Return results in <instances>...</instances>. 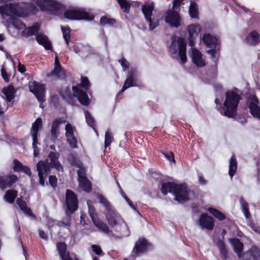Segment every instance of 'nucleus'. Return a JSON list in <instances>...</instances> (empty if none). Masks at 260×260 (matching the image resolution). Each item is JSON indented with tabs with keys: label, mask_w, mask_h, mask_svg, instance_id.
Instances as JSON below:
<instances>
[{
	"label": "nucleus",
	"mask_w": 260,
	"mask_h": 260,
	"mask_svg": "<svg viewBox=\"0 0 260 260\" xmlns=\"http://www.w3.org/2000/svg\"><path fill=\"white\" fill-rule=\"evenodd\" d=\"M85 114V117L86 119V121L87 123V124L92 127L93 129H95V122L94 119L92 117V116L91 115L89 112L87 110H85L84 111Z\"/></svg>",
	"instance_id": "8fccbe9b"
},
{
	"label": "nucleus",
	"mask_w": 260,
	"mask_h": 260,
	"mask_svg": "<svg viewBox=\"0 0 260 260\" xmlns=\"http://www.w3.org/2000/svg\"><path fill=\"white\" fill-rule=\"evenodd\" d=\"M160 152L170 161L175 162L174 153L171 152H165L164 151H160Z\"/></svg>",
	"instance_id": "e2e57ef3"
},
{
	"label": "nucleus",
	"mask_w": 260,
	"mask_h": 260,
	"mask_svg": "<svg viewBox=\"0 0 260 260\" xmlns=\"http://www.w3.org/2000/svg\"><path fill=\"white\" fill-rule=\"evenodd\" d=\"M66 204L67 210L66 212L69 214H73L78 210L79 202L77 196L72 190L68 189L66 192Z\"/></svg>",
	"instance_id": "6e6552de"
},
{
	"label": "nucleus",
	"mask_w": 260,
	"mask_h": 260,
	"mask_svg": "<svg viewBox=\"0 0 260 260\" xmlns=\"http://www.w3.org/2000/svg\"><path fill=\"white\" fill-rule=\"evenodd\" d=\"M116 22L115 19L110 18L107 15L102 16L100 20V25L102 26H104L106 25L109 26L114 25Z\"/></svg>",
	"instance_id": "c03bdc74"
},
{
	"label": "nucleus",
	"mask_w": 260,
	"mask_h": 260,
	"mask_svg": "<svg viewBox=\"0 0 260 260\" xmlns=\"http://www.w3.org/2000/svg\"><path fill=\"white\" fill-rule=\"evenodd\" d=\"M18 194V191L15 189H9L6 191L4 195V199L10 204L14 203Z\"/></svg>",
	"instance_id": "c9c22d12"
},
{
	"label": "nucleus",
	"mask_w": 260,
	"mask_h": 260,
	"mask_svg": "<svg viewBox=\"0 0 260 260\" xmlns=\"http://www.w3.org/2000/svg\"><path fill=\"white\" fill-rule=\"evenodd\" d=\"M16 204L18 205L21 210H22L27 206L26 202L22 198H19L17 199Z\"/></svg>",
	"instance_id": "774afa93"
},
{
	"label": "nucleus",
	"mask_w": 260,
	"mask_h": 260,
	"mask_svg": "<svg viewBox=\"0 0 260 260\" xmlns=\"http://www.w3.org/2000/svg\"><path fill=\"white\" fill-rule=\"evenodd\" d=\"M78 86L83 88L86 91L88 90L90 87V83L88 78L86 76H82L81 83L78 84Z\"/></svg>",
	"instance_id": "3c124183"
},
{
	"label": "nucleus",
	"mask_w": 260,
	"mask_h": 260,
	"mask_svg": "<svg viewBox=\"0 0 260 260\" xmlns=\"http://www.w3.org/2000/svg\"><path fill=\"white\" fill-rule=\"evenodd\" d=\"M17 180L18 178L15 175H0V188L5 190L7 188H11Z\"/></svg>",
	"instance_id": "f3484780"
},
{
	"label": "nucleus",
	"mask_w": 260,
	"mask_h": 260,
	"mask_svg": "<svg viewBox=\"0 0 260 260\" xmlns=\"http://www.w3.org/2000/svg\"><path fill=\"white\" fill-rule=\"evenodd\" d=\"M173 194L175 197L174 199L178 203H184L189 200L187 187L183 184H177Z\"/></svg>",
	"instance_id": "9d476101"
},
{
	"label": "nucleus",
	"mask_w": 260,
	"mask_h": 260,
	"mask_svg": "<svg viewBox=\"0 0 260 260\" xmlns=\"http://www.w3.org/2000/svg\"><path fill=\"white\" fill-rule=\"evenodd\" d=\"M24 5L26 8V11L27 13V16L28 17L30 15H34L38 13L39 10L37 6L33 3H24Z\"/></svg>",
	"instance_id": "79ce46f5"
},
{
	"label": "nucleus",
	"mask_w": 260,
	"mask_h": 260,
	"mask_svg": "<svg viewBox=\"0 0 260 260\" xmlns=\"http://www.w3.org/2000/svg\"><path fill=\"white\" fill-rule=\"evenodd\" d=\"M176 37H172V42L169 47V51L173 54H175L178 51V54L181 64H184L187 61L186 42L182 37H177V44L175 40Z\"/></svg>",
	"instance_id": "20e7f679"
},
{
	"label": "nucleus",
	"mask_w": 260,
	"mask_h": 260,
	"mask_svg": "<svg viewBox=\"0 0 260 260\" xmlns=\"http://www.w3.org/2000/svg\"><path fill=\"white\" fill-rule=\"evenodd\" d=\"M10 4L9 5H2L0 6V14L7 16H10L11 14L10 12Z\"/></svg>",
	"instance_id": "4d7b16f0"
},
{
	"label": "nucleus",
	"mask_w": 260,
	"mask_h": 260,
	"mask_svg": "<svg viewBox=\"0 0 260 260\" xmlns=\"http://www.w3.org/2000/svg\"><path fill=\"white\" fill-rule=\"evenodd\" d=\"M69 162L73 167L77 168H82V163L74 155H71V157L69 159Z\"/></svg>",
	"instance_id": "864d4df0"
},
{
	"label": "nucleus",
	"mask_w": 260,
	"mask_h": 260,
	"mask_svg": "<svg viewBox=\"0 0 260 260\" xmlns=\"http://www.w3.org/2000/svg\"><path fill=\"white\" fill-rule=\"evenodd\" d=\"M248 108L250 114L260 120L259 101L255 94H250L248 98Z\"/></svg>",
	"instance_id": "9b49d317"
},
{
	"label": "nucleus",
	"mask_w": 260,
	"mask_h": 260,
	"mask_svg": "<svg viewBox=\"0 0 260 260\" xmlns=\"http://www.w3.org/2000/svg\"><path fill=\"white\" fill-rule=\"evenodd\" d=\"M93 223L99 231H101L106 234H108L111 231L109 229L108 225L103 220L98 218L92 221Z\"/></svg>",
	"instance_id": "473e14b6"
},
{
	"label": "nucleus",
	"mask_w": 260,
	"mask_h": 260,
	"mask_svg": "<svg viewBox=\"0 0 260 260\" xmlns=\"http://www.w3.org/2000/svg\"><path fill=\"white\" fill-rule=\"evenodd\" d=\"M42 127V119L41 118H38L32 124L30 131L31 135H38L39 131Z\"/></svg>",
	"instance_id": "a19ab883"
},
{
	"label": "nucleus",
	"mask_w": 260,
	"mask_h": 260,
	"mask_svg": "<svg viewBox=\"0 0 260 260\" xmlns=\"http://www.w3.org/2000/svg\"><path fill=\"white\" fill-rule=\"evenodd\" d=\"M64 17L69 20L91 21L94 16L84 10H77L74 9L68 10L63 13Z\"/></svg>",
	"instance_id": "0eeeda50"
},
{
	"label": "nucleus",
	"mask_w": 260,
	"mask_h": 260,
	"mask_svg": "<svg viewBox=\"0 0 260 260\" xmlns=\"http://www.w3.org/2000/svg\"><path fill=\"white\" fill-rule=\"evenodd\" d=\"M137 86L136 71L135 70L132 69L127 73L126 79L124 83L120 92H123L129 87Z\"/></svg>",
	"instance_id": "412c9836"
},
{
	"label": "nucleus",
	"mask_w": 260,
	"mask_h": 260,
	"mask_svg": "<svg viewBox=\"0 0 260 260\" xmlns=\"http://www.w3.org/2000/svg\"><path fill=\"white\" fill-rule=\"evenodd\" d=\"M80 169L77 170V174L78 176V181L84 180L87 179L86 177L85 171L84 169L80 168Z\"/></svg>",
	"instance_id": "338daca9"
},
{
	"label": "nucleus",
	"mask_w": 260,
	"mask_h": 260,
	"mask_svg": "<svg viewBox=\"0 0 260 260\" xmlns=\"http://www.w3.org/2000/svg\"><path fill=\"white\" fill-rule=\"evenodd\" d=\"M66 137L67 141L72 148H76L77 146V139L74 134V128L70 123H68L65 126Z\"/></svg>",
	"instance_id": "aec40b11"
},
{
	"label": "nucleus",
	"mask_w": 260,
	"mask_h": 260,
	"mask_svg": "<svg viewBox=\"0 0 260 260\" xmlns=\"http://www.w3.org/2000/svg\"><path fill=\"white\" fill-rule=\"evenodd\" d=\"M244 260H260V249L256 246L251 247L246 252Z\"/></svg>",
	"instance_id": "bb28decb"
},
{
	"label": "nucleus",
	"mask_w": 260,
	"mask_h": 260,
	"mask_svg": "<svg viewBox=\"0 0 260 260\" xmlns=\"http://www.w3.org/2000/svg\"><path fill=\"white\" fill-rule=\"evenodd\" d=\"M113 140V137L110 132L107 131L105 136V147L109 146Z\"/></svg>",
	"instance_id": "6e6d98bb"
},
{
	"label": "nucleus",
	"mask_w": 260,
	"mask_h": 260,
	"mask_svg": "<svg viewBox=\"0 0 260 260\" xmlns=\"http://www.w3.org/2000/svg\"><path fill=\"white\" fill-rule=\"evenodd\" d=\"M241 99L240 95L233 90L225 92L223 107H219L220 113L228 118H235L237 116V108Z\"/></svg>",
	"instance_id": "f03ea898"
},
{
	"label": "nucleus",
	"mask_w": 260,
	"mask_h": 260,
	"mask_svg": "<svg viewBox=\"0 0 260 260\" xmlns=\"http://www.w3.org/2000/svg\"><path fill=\"white\" fill-rule=\"evenodd\" d=\"M192 60L193 63L198 67H203L205 66V63L202 59L201 52L197 49H192Z\"/></svg>",
	"instance_id": "cd10ccee"
},
{
	"label": "nucleus",
	"mask_w": 260,
	"mask_h": 260,
	"mask_svg": "<svg viewBox=\"0 0 260 260\" xmlns=\"http://www.w3.org/2000/svg\"><path fill=\"white\" fill-rule=\"evenodd\" d=\"M61 96L62 99L66 101L68 104L71 105H74L76 103L75 95L74 93H72L70 87H67L61 93Z\"/></svg>",
	"instance_id": "c85d7f7f"
},
{
	"label": "nucleus",
	"mask_w": 260,
	"mask_h": 260,
	"mask_svg": "<svg viewBox=\"0 0 260 260\" xmlns=\"http://www.w3.org/2000/svg\"><path fill=\"white\" fill-rule=\"evenodd\" d=\"M59 153L57 152L51 151L48 155L50 160L46 159L44 160H40L37 164V170L38 172L39 178V183L42 186L45 185V179L47 175L50 173V169H55L58 172H63V168L62 165L58 160Z\"/></svg>",
	"instance_id": "f257e3e1"
},
{
	"label": "nucleus",
	"mask_w": 260,
	"mask_h": 260,
	"mask_svg": "<svg viewBox=\"0 0 260 260\" xmlns=\"http://www.w3.org/2000/svg\"><path fill=\"white\" fill-rule=\"evenodd\" d=\"M29 88L30 91L34 94L39 102H43L45 101V89L43 84L34 81L29 85Z\"/></svg>",
	"instance_id": "ddd939ff"
},
{
	"label": "nucleus",
	"mask_w": 260,
	"mask_h": 260,
	"mask_svg": "<svg viewBox=\"0 0 260 260\" xmlns=\"http://www.w3.org/2000/svg\"><path fill=\"white\" fill-rule=\"evenodd\" d=\"M95 196L99 200V203L105 207V211L112 207L110 202L103 194L97 192L95 193Z\"/></svg>",
	"instance_id": "58836bf2"
},
{
	"label": "nucleus",
	"mask_w": 260,
	"mask_h": 260,
	"mask_svg": "<svg viewBox=\"0 0 260 260\" xmlns=\"http://www.w3.org/2000/svg\"><path fill=\"white\" fill-rule=\"evenodd\" d=\"M56 248L62 260H73L70 256L69 252H67V245L65 242H57Z\"/></svg>",
	"instance_id": "5701e85b"
},
{
	"label": "nucleus",
	"mask_w": 260,
	"mask_h": 260,
	"mask_svg": "<svg viewBox=\"0 0 260 260\" xmlns=\"http://www.w3.org/2000/svg\"><path fill=\"white\" fill-rule=\"evenodd\" d=\"M226 234V231L225 229H222L221 231L222 239L218 238L215 242L216 244L219 249L220 253L224 259H226L228 256V250L226 248L225 243L223 241L224 237Z\"/></svg>",
	"instance_id": "4be33fe9"
},
{
	"label": "nucleus",
	"mask_w": 260,
	"mask_h": 260,
	"mask_svg": "<svg viewBox=\"0 0 260 260\" xmlns=\"http://www.w3.org/2000/svg\"><path fill=\"white\" fill-rule=\"evenodd\" d=\"M10 12L19 17H27V13L24 3L21 4H10Z\"/></svg>",
	"instance_id": "6ab92c4d"
},
{
	"label": "nucleus",
	"mask_w": 260,
	"mask_h": 260,
	"mask_svg": "<svg viewBox=\"0 0 260 260\" xmlns=\"http://www.w3.org/2000/svg\"><path fill=\"white\" fill-rule=\"evenodd\" d=\"M240 203L244 216L246 218H249L251 217V214L249 210L248 204L242 197L240 199Z\"/></svg>",
	"instance_id": "49530a36"
},
{
	"label": "nucleus",
	"mask_w": 260,
	"mask_h": 260,
	"mask_svg": "<svg viewBox=\"0 0 260 260\" xmlns=\"http://www.w3.org/2000/svg\"><path fill=\"white\" fill-rule=\"evenodd\" d=\"M237 169V161L235 155L231 156L230 160L229 174L232 179Z\"/></svg>",
	"instance_id": "f704fd0d"
},
{
	"label": "nucleus",
	"mask_w": 260,
	"mask_h": 260,
	"mask_svg": "<svg viewBox=\"0 0 260 260\" xmlns=\"http://www.w3.org/2000/svg\"><path fill=\"white\" fill-rule=\"evenodd\" d=\"M176 187L177 184L175 182H163L161 183L160 191L164 196H166L169 192L173 193Z\"/></svg>",
	"instance_id": "c756f323"
},
{
	"label": "nucleus",
	"mask_w": 260,
	"mask_h": 260,
	"mask_svg": "<svg viewBox=\"0 0 260 260\" xmlns=\"http://www.w3.org/2000/svg\"><path fill=\"white\" fill-rule=\"evenodd\" d=\"M118 62L120 63L124 71H125L129 68V63L124 57L118 60Z\"/></svg>",
	"instance_id": "69168bd1"
},
{
	"label": "nucleus",
	"mask_w": 260,
	"mask_h": 260,
	"mask_svg": "<svg viewBox=\"0 0 260 260\" xmlns=\"http://www.w3.org/2000/svg\"><path fill=\"white\" fill-rule=\"evenodd\" d=\"M152 244L145 238H140L135 242L134 247L132 251L133 256H138L141 254L147 252Z\"/></svg>",
	"instance_id": "1a4fd4ad"
},
{
	"label": "nucleus",
	"mask_w": 260,
	"mask_h": 260,
	"mask_svg": "<svg viewBox=\"0 0 260 260\" xmlns=\"http://www.w3.org/2000/svg\"><path fill=\"white\" fill-rule=\"evenodd\" d=\"M198 222L199 225L202 229H207L209 231L213 230L215 225L213 218L205 213L201 214Z\"/></svg>",
	"instance_id": "2eb2a0df"
},
{
	"label": "nucleus",
	"mask_w": 260,
	"mask_h": 260,
	"mask_svg": "<svg viewBox=\"0 0 260 260\" xmlns=\"http://www.w3.org/2000/svg\"><path fill=\"white\" fill-rule=\"evenodd\" d=\"M181 18L178 12L176 11H168L165 16V21L172 27H178L180 26Z\"/></svg>",
	"instance_id": "a211bd4d"
},
{
	"label": "nucleus",
	"mask_w": 260,
	"mask_h": 260,
	"mask_svg": "<svg viewBox=\"0 0 260 260\" xmlns=\"http://www.w3.org/2000/svg\"><path fill=\"white\" fill-rule=\"evenodd\" d=\"M121 9H124L126 13H129L130 11L131 5L126 0H117Z\"/></svg>",
	"instance_id": "5fc2aeb1"
},
{
	"label": "nucleus",
	"mask_w": 260,
	"mask_h": 260,
	"mask_svg": "<svg viewBox=\"0 0 260 260\" xmlns=\"http://www.w3.org/2000/svg\"><path fill=\"white\" fill-rule=\"evenodd\" d=\"M36 41L39 44L43 46L45 50H52V47L51 42L48 37L43 33H39L36 35Z\"/></svg>",
	"instance_id": "393cba45"
},
{
	"label": "nucleus",
	"mask_w": 260,
	"mask_h": 260,
	"mask_svg": "<svg viewBox=\"0 0 260 260\" xmlns=\"http://www.w3.org/2000/svg\"><path fill=\"white\" fill-rule=\"evenodd\" d=\"M39 30V27L37 26L33 25L31 26L28 27L27 28L23 30L22 35L24 37H28L29 36H31L34 35L38 34V31Z\"/></svg>",
	"instance_id": "a18cd8bd"
},
{
	"label": "nucleus",
	"mask_w": 260,
	"mask_h": 260,
	"mask_svg": "<svg viewBox=\"0 0 260 260\" xmlns=\"http://www.w3.org/2000/svg\"><path fill=\"white\" fill-rule=\"evenodd\" d=\"M32 138V146L34 149V155L35 156H37L39 153V149L37 147L39 143L38 136V135H31Z\"/></svg>",
	"instance_id": "603ef678"
},
{
	"label": "nucleus",
	"mask_w": 260,
	"mask_h": 260,
	"mask_svg": "<svg viewBox=\"0 0 260 260\" xmlns=\"http://www.w3.org/2000/svg\"><path fill=\"white\" fill-rule=\"evenodd\" d=\"M247 225L255 233L260 234V227L256 223L250 220L248 221Z\"/></svg>",
	"instance_id": "bf43d9fd"
},
{
	"label": "nucleus",
	"mask_w": 260,
	"mask_h": 260,
	"mask_svg": "<svg viewBox=\"0 0 260 260\" xmlns=\"http://www.w3.org/2000/svg\"><path fill=\"white\" fill-rule=\"evenodd\" d=\"M50 102L55 108L58 107L59 105V98L58 96L56 94L52 95L51 96Z\"/></svg>",
	"instance_id": "052dcab7"
},
{
	"label": "nucleus",
	"mask_w": 260,
	"mask_h": 260,
	"mask_svg": "<svg viewBox=\"0 0 260 260\" xmlns=\"http://www.w3.org/2000/svg\"><path fill=\"white\" fill-rule=\"evenodd\" d=\"M1 74L3 79L6 83L9 82L10 75H9L6 71L5 68L3 67L1 69Z\"/></svg>",
	"instance_id": "0e129e2a"
},
{
	"label": "nucleus",
	"mask_w": 260,
	"mask_h": 260,
	"mask_svg": "<svg viewBox=\"0 0 260 260\" xmlns=\"http://www.w3.org/2000/svg\"><path fill=\"white\" fill-rule=\"evenodd\" d=\"M202 40L207 48H211L207 51V53L211 55L213 61L216 63L218 57L216 56V54L219 52L220 41L216 37L209 33H205L203 35Z\"/></svg>",
	"instance_id": "7ed1b4c3"
},
{
	"label": "nucleus",
	"mask_w": 260,
	"mask_h": 260,
	"mask_svg": "<svg viewBox=\"0 0 260 260\" xmlns=\"http://www.w3.org/2000/svg\"><path fill=\"white\" fill-rule=\"evenodd\" d=\"M201 30V27L199 24H191L187 27V31L188 33V45L191 47L194 46L195 41Z\"/></svg>",
	"instance_id": "4468645a"
},
{
	"label": "nucleus",
	"mask_w": 260,
	"mask_h": 260,
	"mask_svg": "<svg viewBox=\"0 0 260 260\" xmlns=\"http://www.w3.org/2000/svg\"><path fill=\"white\" fill-rule=\"evenodd\" d=\"M229 241L233 247L235 252L239 256L243 251V243L237 238H230Z\"/></svg>",
	"instance_id": "7c9ffc66"
},
{
	"label": "nucleus",
	"mask_w": 260,
	"mask_h": 260,
	"mask_svg": "<svg viewBox=\"0 0 260 260\" xmlns=\"http://www.w3.org/2000/svg\"><path fill=\"white\" fill-rule=\"evenodd\" d=\"M72 90L74 95L82 105L87 106L90 104V100L86 91L82 90L77 86H73Z\"/></svg>",
	"instance_id": "dca6fc26"
},
{
	"label": "nucleus",
	"mask_w": 260,
	"mask_h": 260,
	"mask_svg": "<svg viewBox=\"0 0 260 260\" xmlns=\"http://www.w3.org/2000/svg\"><path fill=\"white\" fill-rule=\"evenodd\" d=\"M88 213L92 220V221L99 218L98 214L96 212V210L93 206H88Z\"/></svg>",
	"instance_id": "13d9d810"
},
{
	"label": "nucleus",
	"mask_w": 260,
	"mask_h": 260,
	"mask_svg": "<svg viewBox=\"0 0 260 260\" xmlns=\"http://www.w3.org/2000/svg\"><path fill=\"white\" fill-rule=\"evenodd\" d=\"M2 92L6 95L7 102H11L14 99L16 90L12 84L9 85L7 87L3 88Z\"/></svg>",
	"instance_id": "2f4dec72"
},
{
	"label": "nucleus",
	"mask_w": 260,
	"mask_h": 260,
	"mask_svg": "<svg viewBox=\"0 0 260 260\" xmlns=\"http://www.w3.org/2000/svg\"><path fill=\"white\" fill-rule=\"evenodd\" d=\"M36 4L42 11H49L52 14H57L66 8L63 4L55 0H37Z\"/></svg>",
	"instance_id": "423d86ee"
},
{
	"label": "nucleus",
	"mask_w": 260,
	"mask_h": 260,
	"mask_svg": "<svg viewBox=\"0 0 260 260\" xmlns=\"http://www.w3.org/2000/svg\"><path fill=\"white\" fill-rule=\"evenodd\" d=\"M61 29L62 32L63 38L66 42L67 47L69 46V42L71 39V29L69 26H61Z\"/></svg>",
	"instance_id": "37998d69"
},
{
	"label": "nucleus",
	"mask_w": 260,
	"mask_h": 260,
	"mask_svg": "<svg viewBox=\"0 0 260 260\" xmlns=\"http://www.w3.org/2000/svg\"><path fill=\"white\" fill-rule=\"evenodd\" d=\"M49 184L53 188H55L57 185V178L55 175H50L49 177Z\"/></svg>",
	"instance_id": "680f3d73"
},
{
	"label": "nucleus",
	"mask_w": 260,
	"mask_h": 260,
	"mask_svg": "<svg viewBox=\"0 0 260 260\" xmlns=\"http://www.w3.org/2000/svg\"><path fill=\"white\" fill-rule=\"evenodd\" d=\"M13 170L16 172H23L27 174L29 177L32 176V173L30 168L26 166H23L22 164L17 159L13 160Z\"/></svg>",
	"instance_id": "a878e982"
},
{
	"label": "nucleus",
	"mask_w": 260,
	"mask_h": 260,
	"mask_svg": "<svg viewBox=\"0 0 260 260\" xmlns=\"http://www.w3.org/2000/svg\"><path fill=\"white\" fill-rule=\"evenodd\" d=\"M79 187L85 192L90 193L92 191V184L87 178L79 181Z\"/></svg>",
	"instance_id": "ea45409f"
},
{
	"label": "nucleus",
	"mask_w": 260,
	"mask_h": 260,
	"mask_svg": "<svg viewBox=\"0 0 260 260\" xmlns=\"http://www.w3.org/2000/svg\"><path fill=\"white\" fill-rule=\"evenodd\" d=\"M71 224V216L66 212V216L62 220L58 221L56 225L59 227H69Z\"/></svg>",
	"instance_id": "09e8293b"
},
{
	"label": "nucleus",
	"mask_w": 260,
	"mask_h": 260,
	"mask_svg": "<svg viewBox=\"0 0 260 260\" xmlns=\"http://www.w3.org/2000/svg\"><path fill=\"white\" fill-rule=\"evenodd\" d=\"M188 11L189 16L191 18H199L198 6L195 2H190Z\"/></svg>",
	"instance_id": "4c0bfd02"
},
{
	"label": "nucleus",
	"mask_w": 260,
	"mask_h": 260,
	"mask_svg": "<svg viewBox=\"0 0 260 260\" xmlns=\"http://www.w3.org/2000/svg\"><path fill=\"white\" fill-rule=\"evenodd\" d=\"M105 216L111 228L118 225L122 219L120 214L113 207L105 211Z\"/></svg>",
	"instance_id": "f8f14e48"
},
{
	"label": "nucleus",
	"mask_w": 260,
	"mask_h": 260,
	"mask_svg": "<svg viewBox=\"0 0 260 260\" xmlns=\"http://www.w3.org/2000/svg\"><path fill=\"white\" fill-rule=\"evenodd\" d=\"M208 211L219 221H222L226 218L223 213L215 208L209 207Z\"/></svg>",
	"instance_id": "de8ad7c7"
},
{
	"label": "nucleus",
	"mask_w": 260,
	"mask_h": 260,
	"mask_svg": "<svg viewBox=\"0 0 260 260\" xmlns=\"http://www.w3.org/2000/svg\"><path fill=\"white\" fill-rule=\"evenodd\" d=\"M245 41L250 46H256L260 43V34L256 30H253L246 36Z\"/></svg>",
	"instance_id": "b1692460"
},
{
	"label": "nucleus",
	"mask_w": 260,
	"mask_h": 260,
	"mask_svg": "<svg viewBox=\"0 0 260 260\" xmlns=\"http://www.w3.org/2000/svg\"><path fill=\"white\" fill-rule=\"evenodd\" d=\"M154 5L153 2L145 3L142 7L143 13L146 21L149 24V29L153 30L159 25V21L153 15Z\"/></svg>",
	"instance_id": "39448f33"
},
{
	"label": "nucleus",
	"mask_w": 260,
	"mask_h": 260,
	"mask_svg": "<svg viewBox=\"0 0 260 260\" xmlns=\"http://www.w3.org/2000/svg\"><path fill=\"white\" fill-rule=\"evenodd\" d=\"M48 77H53L55 79H61L64 78L65 72L62 68H54L50 73L47 75Z\"/></svg>",
	"instance_id": "e433bc0d"
},
{
	"label": "nucleus",
	"mask_w": 260,
	"mask_h": 260,
	"mask_svg": "<svg viewBox=\"0 0 260 260\" xmlns=\"http://www.w3.org/2000/svg\"><path fill=\"white\" fill-rule=\"evenodd\" d=\"M62 121L60 118L55 119L52 122L50 131L51 137L53 139H56L58 135V128Z\"/></svg>",
	"instance_id": "72a5a7b5"
}]
</instances>
